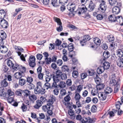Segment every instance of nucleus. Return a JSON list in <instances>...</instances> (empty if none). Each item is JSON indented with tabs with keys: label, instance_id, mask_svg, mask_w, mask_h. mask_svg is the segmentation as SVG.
Wrapping results in <instances>:
<instances>
[{
	"label": "nucleus",
	"instance_id": "nucleus-1",
	"mask_svg": "<svg viewBox=\"0 0 123 123\" xmlns=\"http://www.w3.org/2000/svg\"><path fill=\"white\" fill-rule=\"evenodd\" d=\"M7 65L10 68H12L14 70L17 71L19 69L20 65L15 63V65L13 61L8 59L7 62Z\"/></svg>",
	"mask_w": 123,
	"mask_h": 123
},
{
	"label": "nucleus",
	"instance_id": "nucleus-2",
	"mask_svg": "<svg viewBox=\"0 0 123 123\" xmlns=\"http://www.w3.org/2000/svg\"><path fill=\"white\" fill-rule=\"evenodd\" d=\"M99 2L100 4L98 7V10L103 12H104L107 8L106 1L104 0H101Z\"/></svg>",
	"mask_w": 123,
	"mask_h": 123
},
{
	"label": "nucleus",
	"instance_id": "nucleus-3",
	"mask_svg": "<svg viewBox=\"0 0 123 123\" xmlns=\"http://www.w3.org/2000/svg\"><path fill=\"white\" fill-rule=\"evenodd\" d=\"M29 102V101L27 100L24 101L23 103H22L21 108L23 112L26 111L27 110V109L29 110L31 106V105L30 104Z\"/></svg>",
	"mask_w": 123,
	"mask_h": 123
},
{
	"label": "nucleus",
	"instance_id": "nucleus-4",
	"mask_svg": "<svg viewBox=\"0 0 123 123\" xmlns=\"http://www.w3.org/2000/svg\"><path fill=\"white\" fill-rule=\"evenodd\" d=\"M109 21L111 22H118V20H120V18L122 19L123 17L121 16H119L118 17H116L114 14L111 15H110L108 17Z\"/></svg>",
	"mask_w": 123,
	"mask_h": 123
},
{
	"label": "nucleus",
	"instance_id": "nucleus-5",
	"mask_svg": "<svg viewBox=\"0 0 123 123\" xmlns=\"http://www.w3.org/2000/svg\"><path fill=\"white\" fill-rule=\"evenodd\" d=\"M83 6L79 8L77 10V11H74L75 12H78V13L79 15L81 14L85 13L87 10V9L85 6L83 5Z\"/></svg>",
	"mask_w": 123,
	"mask_h": 123
},
{
	"label": "nucleus",
	"instance_id": "nucleus-6",
	"mask_svg": "<svg viewBox=\"0 0 123 123\" xmlns=\"http://www.w3.org/2000/svg\"><path fill=\"white\" fill-rule=\"evenodd\" d=\"M0 22L1 26L3 28H6L9 26L8 22L4 19H1L0 18Z\"/></svg>",
	"mask_w": 123,
	"mask_h": 123
},
{
	"label": "nucleus",
	"instance_id": "nucleus-7",
	"mask_svg": "<svg viewBox=\"0 0 123 123\" xmlns=\"http://www.w3.org/2000/svg\"><path fill=\"white\" fill-rule=\"evenodd\" d=\"M96 6L93 3V1L91 0L88 7V11L89 12L93 11Z\"/></svg>",
	"mask_w": 123,
	"mask_h": 123
},
{
	"label": "nucleus",
	"instance_id": "nucleus-8",
	"mask_svg": "<svg viewBox=\"0 0 123 123\" xmlns=\"http://www.w3.org/2000/svg\"><path fill=\"white\" fill-rule=\"evenodd\" d=\"M62 71L65 73H68V75H69L70 73V70L68 66L66 65H63L61 67Z\"/></svg>",
	"mask_w": 123,
	"mask_h": 123
},
{
	"label": "nucleus",
	"instance_id": "nucleus-9",
	"mask_svg": "<svg viewBox=\"0 0 123 123\" xmlns=\"http://www.w3.org/2000/svg\"><path fill=\"white\" fill-rule=\"evenodd\" d=\"M24 74L23 71H20V72H18L15 74L14 76L15 78L18 79H20L23 76V74Z\"/></svg>",
	"mask_w": 123,
	"mask_h": 123
},
{
	"label": "nucleus",
	"instance_id": "nucleus-10",
	"mask_svg": "<svg viewBox=\"0 0 123 123\" xmlns=\"http://www.w3.org/2000/svg\"><path fill=\"white\" fill-rule=\"evenodd\" d=\"M68 9L70 12H72L74 11L76 8V6L74 4L71 3L70 5H68L67 6Z\"/></svg>",
	"mask_w": 123,
	"mask_h": 123
},
{
	"label": "nucleus",
	"instance_id": "nucleus-11",
	"mask_svg": "<svg viewBox=\"0 0 123 123\" xmlns=\"http://www.w3.org/2000/svg\"><path fill=\"white\" fill-rule=\"evenodd\" d=\"M106 40L108 42L113 43L115 40L114 36L112 34L108 35L107 37Z\"/></svg>",
	"mask_w": 123,
	"mask_h": 123
},
{
	"label": "nucleus",
	"instance_id": "nucleus-12",
	"mask_svg": "<svg viewBox=\"0 0 123 123\" xmlns=\"http://www.w3.org/2000/svg\"><path fill=\"white\" fill-rule=\"evenodd\" d=\"M100 93L101 97H99V96H98V97L99 98V99L100 100H101L102 101L106 99L107 98V94L104 92H101Z\"/></svg>",
	"mask_w": 123,
	"mask_h": 123
},
{
	"label": "nucleus",
	"instance_id": "nucleus-13",
	"mask_svg": "<svg viewBox=\"0 0 123 123\" xmlns=\"http://www.w3.org/2000/svg\"><path fill=\"white\" fill-rule=\"evenodd\" d=\"M120 10L119 7L115 6L113 8L112 12L114 14H117L120 12Z\"/></svg>",
	"mask_w": 123,
	"mask_h": 123
},
{
	"label": "nucleus",
	"instance_id": "nucleus-14",
	"mask_svg": "<svg viewBox=\"0 0 123 123\" xmlns=\"http://www.w3.org/2000/svg\"><path fill=\"white\" fill-rule=\"evenodd\" d=\"M112 77V79L110 80L109 84L110 86H117V85H120L118 81L114 79Z\"/></svg>",
	"mask_w": 123,
	"mask_h": 123
},
{
	"label": "nucleus",
	"instance_id": "nucleus-15",
	"mask_svg": "<svg viewBox=\"0 0 123 123\" xmlns=\"http://www.w3.org/2000/svg\"><path fill=\"white\" fill-rule=\"evenodd\" d=\"M43 103V102L41 100H37L36 102L35 105L34 106V107L36 109H38L41 106Z\"/></svg>",
	"mask_w": 123,
	"mask_h": 123
},
{
	"label": "nucleus",
	"instance_id": "nucleus-16",
	"mask_svg": "<svg viewBox=\"0 0 123 123\" xmlns=\"http://www.w3.org/2000/svg\"><path fill=\"white\" fill-rule=\"evenodd\" d=\"M29 98L30 101L33 103H34V101L37 99V97L34 94H30L29 97Z\"/></svg>",
	"mask_w": 123,
	"mask_h": 123
},
{
	"label": "nucleus",
	"instance_id": "nucleus-17",
	"mask_svg": "<svg viewBox=\"0 0 123 123\" xmlns=\"http://www.w3.org/2000/svg\"><path fill=\"white\" fill-rule=\"evenodd\" d=\"M117 63L119 67H123V58H119L117 61Z\"/></svg>",
	"mask_w": 123,
	"mask_h": 123
},
{
	"label": "nucleus",
	"instance_id": "nucleus-18",
	"mask_svg": "<svg viewBox=\"0 0 123 123\" xmlns=\"http://www.w3.org/2000/svg\"><path fill=\"white\" fill-rule=\"evenodd\" d=\"M116 53L117 56L119 58H122L123 56V51L121 49H118L117 50Z\"/></svg>",
	"mask_w": 123,
	"mask_h": 123
},
{
	"label": "nucleus",
	"instance_id": "nucleus-19",
	"mask_svg": "<svg viewBox=\"0 0 123 123\" xmlns=\"http://www.w3.org/2000/svg\"><path fill=\"white\" fill-rule=\"evenodd\" d=\"M51 105V104L48 103L46 105L43 106L42 107L43 110L45 112L47 111L48 110L50 109Z\"/></svg>",
	"mask_w": 123,
	"mask_h": 123
},
{
	"label": "nucleus",
	"instance_id": "nucleus-20",
	"mask_svg": "<svg viewBox=\"0 0 123 123\" xmlns=\"http://www.w3.org/2000/svg\"><path fill=\"white\" fill-rule=\"evenodd\" d=\"M52 75L53 81L58 83L61 80L60 77L56 76L53 74H52Z\"/></svg>",
	"mask_w": 123,
	"mask_h": 123
},
{
	"label": "nucleus",
	"instance_id": "nucleus-21",
	"mask_svg": "<svg viewBox=\"0 0 123 123\" xmlns=\"http://www.w3.org/2000/svg\"><path fill=\"white\" fill-rule=\"evenodd\" d=\"M7 80L6 78H5L1 81L0 84L2 87H6L8 86V83L7 81Z\"/></svg>",
	"mask_w": 123,
	"mask_h": 123
},
{
	"label": "nucleus",
	"instance_id": "nucleus-22",
	"mask_svg": "<svg viewBox=\"0 0 123 123\" xmlns=\"http://www.w3.org/2000/svg\"><path fill=\"white\" fill-rule=\"evenodd\" d=\"M110 66V64L109 62H104L103 63L102 66V67H103L105 70L108 69L109 68Z\"/></svg>",
	"mask_w": 123,
	"mask_h": 123
},
{
	"label": "nucleus",
	"instance_id": "nucleus-23",
	"mask_svg": "<svg viewBox=\"0 0 123 123\" xmlns=\"http://www.w3.org/2000/svg\"><path fill=\"white\" fill-rule=\"evenodd\" d=\"M93 40L94 43L97 45L99 46L100 44L101 41L100 39L96 37L93 38Z\"/></svg>",
	"mask_w": 123,
	"mask_h": 123
},
{
	"label": "nucleus",
	"instance_id": "nucleus-24",
	"mask_svg": "<svg viewBox=\"0 0 123 123\" xmlns=\"http://www.w3.org/2000/svg\"><path fill=\"white\" fill-rule=\"evenodd\" d=\"M26 82V80L21 78L19 80L18 84L22 86L25 85Z\"/></svg>",
	"mask_w": 123,
	"mask_h": 123
},
{
	"label": "nucleus",
	"instance_id": "nucleus-25",
	"mask_svg": "<svg viewBox=\"0 0 123 123\" xmlns=\"http://www.w3.org/2000/svg\"><path fill=\"white\" fill-rule=\"evenodd\" d=\"M31 92L28 90L25 89L23 90V94L25 97L29 96L31 94Z\"/></svg>",
	"mask_w": 123,
	"mask_h": 123
},
{
	"label": "nucleus",
	"instance_id": "nucleus-26",
	"mask_svg": "<svg viewBox=\"0 0 123 123\" xmlns=\"http://www.w3.org/2000/svg\"><path fill=\"white\" fill-rule=\"evenodd\" d=\"M110 52L107 50H105L104 52L103 56L105 59H107L110 56Z\"/></svg>",
	"mask_w": 123,
	"mask_h": 123
},
{
	"label": "nucleus",
	"instance_id": "nucleus-27",
	"mask_svg": "<svg viewBox=\"0 0 123 123\" xmlns=\"http://www.w3.org/2000/svg\"><path fill=\"white\" fill-rule=\"evenodd\" d=\"M42 86V84L40 82H37V86L34 89V91L35 92H36V91H37L39 89H41Z\"/></svg>",
	"mask_w": 123,
	"mask_h": 123
},
{
	"label": "nucleus",
	"instance_id": "nucleus-28",
	"mask_svg": "<svg viewBox=\"0 0 123 123\" xmlns=\"http://www.w3.org/2000/svg\"><path fill=\"white\" fill-rule=\"evenodd\" d=\"M113 91L112 89L110 87H107L105 90V92L107 94H108L111 93Z\"/></svg>",
	"mask_w": 123,
	"mask_h": 123
},
{
	"label": "nucleus",
	"instance_id": "nucleus-29",
	"mask_svg": "<svg viewBox=\"0 0 123 123\" xmlns=\"http://www.w3.org/2000/svg\"><path fill=\"white\" fill-rule=\"evenodd\" d=\"M7 101L9 104H12L14 101V96H8L7 98Z\"/></svg>",
	"mask_w": 123,
	"mask_h": 123
},
{
	"label": "nucleus",
	"instance_id": "nucleus-30",
	"mask_svg": "<svg viewBox=\"0 0 123 123\" xmlns=\"http://www.w3.org/2000/svg\"><path fill=\"white\" fill-rule=\"evenodd\" d=\"M105 85L103 84H99L96 86L97 89L99 90H100L104 88Z\"/></svg>",
	"mask_w": 123,
	"mask_h": 123
},
{
	"label": "nucleus",
	"instance_id": "nucleus-31",
	"mask_svg": "<svg viewBox=\"0 0 123 123\" xmlns=\"http://www.w3.org/2000/svg\"><path fill=\"white\" fill-rule=\"evenodd\" d=\"M45 89L44 88H41V89H39L37 91H36L35 93L36 94H44L45 92Z\"/></svg>",
	"mask_w": 123,
	"mask_h": 123
},
{
	"label": "nucleus",
	"instance_id": "nucleus-32",
	"mask_svg": "<svg viewBox=\"0 0 123 123\" xmlns=\"http://www.w3.org/2000/svg\"><path fill=\"white\" fill-rule=\"evenodd\" d=\"M27 79V84L30 85H33V84H32V82L33 81V79L31 77L28 76L26 78Z\"/></svg>",
	"mask_w": 123,
	"mask_h": 123
},
{
	"label": "nucleus",
	"instance_id": "nucleus-33",
	"mask_svg": "<svg viewBox=\"0 0 123 123\" xmlns=\"http://www.w3.org/2000/svg\"><path fill=\"white\" fill-rule=\"evenodd\" d=\"M104 70H105L103 67H102V66H100L98 68L97 71L98 75H99V74H101L103 73Z\"/></svg>",
	"mask_w": 123,
	"mask_h": 123
},
{
	"label": "nucleus",
	"instance_id": "nucleus-34",
	"mask_svg": "<svg viewBox=\"0 0 123 123\" xmlns=\"http://www.w3.org/2000/svg\"><path fill=\"white\" fill-rule=\"evenodd\" d=\"M52 74H48L45 76V81L46 82H49L51 80L52 77Z\"/></svg>",
	"mask_w": 123,
	"mask_h": 123
},
{
	"label": "nucleus",
	"instance_id": "nucleus-35",
	"mask_svg": "<svg viewBox=\"0 0 123 123\" xmlns=\"http://www.w3.org/2000/svg\"><path fill=\"white\" fill-rule=\"evenodd\" d=\"M6 34L5 32L2 31L0 32V37L1 39H5L6 37Z\"/></svg>",
	"mask_w": 123,
	"mask_h": 123
},
{
	"label": "nucleus",
	"instance_id": "nucleus-36",
	"mask_svg": "<svg viewBox=\"0 0 123 123\" xmlns=\"http://www.w3.org/2000/svg\"><path fill=\"white\" fill-rule=\"evenodd\" d=\"M81 98V96L79 93H76L74 97V98L75 100L77 101V103L79 102L80 99Z\"/></svg>",
	"mask_w": 123,
	"mask_h": 123
},
{
	"label": "nucleus",
	"instance_id": "nucleus-37",
	"mask_svg": "<svg viewBox=\"0 0 123 123\" xmlns=\"http://www.w3.org/2000/svg\"><path fill=\"white\" fill-rule=\"evenodd\" d=\"M5 15V12L3 10H0V18L1 19H4Z\"/></svg>",
	"mask_w": 123,
	"mask_h": 123
},
{
	"label": "nucleus",
	"instance_id": "nucleus-38",
	"mask_svg": "<svg viewBox=\"0 0 123 123\" xmlns=\"http://www.w3.org/2000/svg\"><path fill=\"white\" fill-rule=\"evenodd\" d=\"M55 75L60 77L62 74V72L59 69V68L58 67L56 69L55 71Z\"/></svg>",
	"mask_w": 123,
	"mask_h": 123
},
{
	"label": "nucleus",
	"instance_id": "nucleus-39",
	"mask_svg": "<svg viewBox=\"0 0 123 123\" xmlns=\"http://www.w3.org/2000/svg\"><path fill=\"white\" fill-rule=\"evenodd\" d=\"M43 88L47 90H48L49 88L51 89V86H50V84L48 82H46L43 86Z\"/></svg>",
	"mask_w": 123,
	"mask_h": 123
},
{
	"label": "nucleus",
	"instance_id": "nucleus-40",
	"mask_svg": "<svg viewBox=\"0 0 123 123\" xmlns=\"http://www.w3.org/2000/svg\"><path fill=\"white\" fill-rule=\"evenodd\" d=\"M54 19L55 21L57 23L58 25H62V23L61 19L59 18L55 17L54 18Z\"/></svg>",
	"mask_w": 123,
	"mask_h": 123
},
{
	"label": "nucleus",
	"instance_id": "nucleus-41",
	"mask_svg": "<svg viewBox=\"0 0 123 123\" xmlns=\"http://www.w3.org/2000/svg\"><path fill=\"white\" fill-rule=\"evenodd\" d=\"M16 94L18 96H21L22 94H23V90L21 89H18L15 92Z\"/></svg>",
	"mask_w": 123,
	"mask_h": 123
},
{
	"label": "nucleus",
	"instance_id": "nucleus-42",
	"mask_svg": "<svg viewBox=\"0 0 123 123\" xmlns=\"http://www.w3.org/2000/svg\"><path fill=\"white\" fill-rule=\"evenodd\" d=\"M68 49L69 51L70 52H72L74 48V45L72 43H70L69 44L68 46Z\"/></svg>",
	"mask_w": 123,
	"mask_h": 123
},
{
	"label": "nucleus",
	"instance_id": "nucleus-43",
	"mask_svg": "<svg viewBox=\"0 0 123 123\" xmlns=\"http://www.w3.org/2000/svg\"><path fill=\"white\" fill-rule=\"evenodd\" d=\"M57 82L53 81L52 85L51 86V89H54L55 88H58V85L57 84Z\"/></svg>",
	"mask_w": 123,
	"mask_h": 123
},
{
	"label": "nucleus",
	"instance_id": "nucleus-44",
	"mask_svg": "<svg viewBox=\"0 0 123 123\" xmlns=\"http://www.w3.org/2000/svg\"><path fill=\"white\" fill-rule=\"evenodd\" d=\"M51 4L54 7L58 6H59L58 5L57 0H52Z\"/></svg>",
	"mask_w": 123,
	"mask_h": 123
},
{
	"label": "nucleus",
	"instance_id": "nucleus-45",
	"mask_svg": "<svg viewBox=\"0 0 123 123\" xmlns=\"http://www.w3.org/2000/svg\"><path fill=\"white\" fill-rule=\"evenodd\" d=\"M58 86L61 88H63L65 87L66 84L65 82L61 81L60 82Z\"/></svg>",
	"mask_w": 123,
	"mask_h": 123
},
{
	"label": "nucleus",
	"instance_id": "nucleus-46",
	"mask_svg": "<svg viewBox=\"0 0 123 123\" xmlns=\"http://www.w3.org/2000/svg\"><path fill=\"white\" fill-rule=\"evenodd\" d=\"M67 75L66 73H62V74L61 75V76L60 77V79H61L62 80H66L67 78Z\"/></svg>",
	"mask_w": 123,
	"mask_h": 123
},
{
	"label": "nucleus",
	"instance_id": "nucleus-47",
	"mask_svg": "<svg viewBox=\"0 0 123 123\" xmlns=\"http://www.w3.org/2000/svg\"><path fill=\"white\" fill-rule=\"evenodd\" d=\"M72 75L74 78H76L78 76V73L77 71H74L72 73Z\"/></svg>",
	"mask_w": 123,
	"mask_h": 123
},
{
	"label": "nucleus",
	"instance_id": "nucleus-48",
	"mask_svg": "<svg viewBox=\"0 0 123 123\" xmlns=\"http://www.w3.org/2000/svg\"><path fill=\"white\" fill-rule=\"evenodd\" d=\"M34 62L31 61V60L28 61L29 65L30 67L32 68L34 67L36 65V63L35 62V59L33 61Z\"/></svg>",
	"mask_w": 123,
	"mask_h": 123
},
{
	"label": "nucleus",
	"instance_id": "nucleus-49",
	"mask_svg": "<svg viewBox=\"0 0 123 123\" xmlns=\"http://www.w3.org/2000/svg\"><path fill=\"white\" fill-rule=\"evenodd\" d=\"M110 5L111 6H115L117 3V0H109Z\"/></svg>",
	"mask_w": 123,
	"mask_h": 123
},
{
	"label": "nucleus",
	"instance_id": "nucleus-50",
	"mask_svg": "<svg viewBox=\"0 0 123 123\" xmlns=\"http://www.w3.org/2000/svg\"><path fill=\"white\" fill-rule=\"evenodd\" d=\"M80 43L82 46H84L86 45L87 42L83 38L81 40H80Z\"/></svg>",
	"mask_w": 123,
	"mask_h": 123
},
{
	"label": "nucleus",
	"instance_id": "nucleus-51",
	"mask_svg": "<svg viewBox=\"0 0 123 123\" xmlns=\"http://www.w3.org/2000/svg\"><path fill=\"white\" fill-rule=\"evenodd\" d=\"M83 38L87 42V41L90 40L91 39L90 36L88 35H84Z\"/></svg>",
	"mask_w": 123,
	"mask_h": 123
},
{
	"label": "nucleus",
	"instance_id": "nucleus-52",
	"mask_svg": "<svg viewBox=\"0 0 123 123\" xmlns=\"http://www.w3.org/2000/svg\"><path fill=\"white\" fill-rule=\"evenodd\" d=\"M54 98H53V97H50L49 100L47 101V102L48 103H50L51 105L53 104L54 103Z\"/></svg>",
	"mask_w": 123,
	"mask_h": 123
},
{
	"label": "nucleus",
	"instance_id": "nucleus-53",
	"mask_svg": "<svg viewBox=\"0 0 123 123\" xmlns=\"http://www.w3.org/2000/svg\"><path fill=\"white\" fill-rule=\"evenodd\" d=\"M54 98H53V97H50L49 100L47 101V102L48 103H50L51 105L53 104L54 103Z\"/></svg>",
	"mask_w": 123,
	"mask_h": 123
},
{
	"label": "nucleus",
	"instance_id": "nucleus-54",
	"mask_svg": "<svg viewBox=\"0 0 123 123\" xmlns=\"http://www.w3.org/2000/svg\"><path fill=\"white\" fill-rule=\"evenodd\" d=\"M4 40V39H0V46L2 47V48L6 49V46H4V42L3 41Z\"/></svg>",
	"mask_w": 123,
	"mask_h": 123
},
{
	"label": "nucleus",
	"instance_id": "nucleus-55",
	"mask_svg": "<svg viewBox=\"0 0 123 123\" xmlns=\"http://www.w3.org/2000/svg\"><path fill=\"white\" fill-rule=\"evenodd\" d=\"M80 75L81 78L82 80L85 79L87 76V73H82L80 74Z\"/></svg>",
	"mask_w": 123,
	"mask_h": 123
},
{
	"label": "nucleus",
	"instance_id": "nucleus-56",
	"mask_svg": "<svg viewBox=\"0 0 123 123\" xmlns=\"http://www.w3.org/2000/svg\"><path fill=\"white\" fill-rule=\"evenodd\" d=\"M98 90L97 89H93L91 92L92 95L94 96L98 92Z\"/></svg>",
	"mask_w": 123,
	"mask_h": 123
},
{
	"label": "nucleus",
	"instance_id": "nucleus-57",
	"mask_svg": "<svg viewBox=\"0 0 123 123\" xmlns=\"http://www.w3.org/2000/svg\"><path fill=\"white\" fill-rule=\"evenodd\" d=\"M120 85H117V86H115L114 90V93H116L118 91L120 88Z\"/></svg>",
	"mask_w": 123,
	"mask_h": 123
},
{
	"label": "nucleus",
	"instance_id": "nucleus-58",
	"mask_svg": "<svg viewBox=\"0 0 123 123\" xmlns=\"http://www.w3.org/2000/svg\"><path fill=\"white\" fill-rule=\"evenodd\" d=\"M70 99L71 98L69 94L68 95L64 98V100L66 102H69Z\"/></svg>",
	"mask_w": 123,
	"mask_h": 123
},
{
	"label": "nucleus",
	"instance_id": "nucleus-59",
	"mask_svg": "<svg viewBox=\"0 0 123 123\" xmlns=\"http://www.w3.org/2000/svg\"><path fill=\"white\" fill-rule=\"evenodd\" d=\"M97 108L95 105H93L91 108V111L92 112H95L96 111Z\"/></svg>",
	"mask_w": 123,
	"mask_h": 123
},
{
	"label": "nucleus",
	"instance_id": "nucleus-60",
	"mask_svg": "<svg viewBox=\"0 0 123 123\" xmlns=\"http://www.w3.org/2000/svg\"><path fill=\"white\" fill-rule=\"evenodd\" d=\"M43 4L45 5H48L49 3V0H41Z\"/></svg>",
	"mask_w": 123,
	"mask_h": 123
},
{
	"label": "nucleus",
	"instance_id": "nucleus-61",
	"mask_svg": "<svg viewBox=\"0 0 123 123\" xmlns=\"http://www.w3.org/2000/svg\"><path fill=\"white\" fill-rule=\"evenodd\" d=\"M7 94L8 95V96H14V93L11 90L8 89L7 91Z\"/></svg>",
	"mask_w": 123,
	"mask_h": 123
},
{
	"label": "nucleus",
	"instance_id": "nucleus-62",
	"mask_svg": "<svg viewBox=\"0 0 123 123\" xmlns=\"http://www.w3.org/2000/svg\"><path fill=\"white\" fill-rule=\"evenodd\" d=\"M2 69L4 72H6L8 71V68L7 66L4 65L2 68Z\"/></svg>",
	"mask_w": 123,
	"mask_h": 123
},
{
	"label": "nucleus",
	"instance_id": "nucleus-63",
	"mask_svg": "<svg viewBox=\"0 0 123 123\" xmlns=\"http://www.w3.org/2000/svg\"><path fill=\"white\" fill-rule=\"evenodd\" d=\"M96 17L98 20H102L103 18V15L100 14H98L96 16Z\"/></svg>",
	"mask_w": 123,
	"mask_h": 123
},
{
	"label": "nucleus",
	"instance_id": "nucleus-64",
	"mask_svg": "<svg viewBox=\"0 0 123 123\" xmlns=\"http://www.w3.org/2000/svg\"><path fill=\"white\" fill-rule=\"evenodd\" d=\"M38 79L41 80H42L43 79V77L44 75L43 73H38Z\"/></svg>",
	"mask_w": 123,
	"mask_h": 123
}]
</instances>
